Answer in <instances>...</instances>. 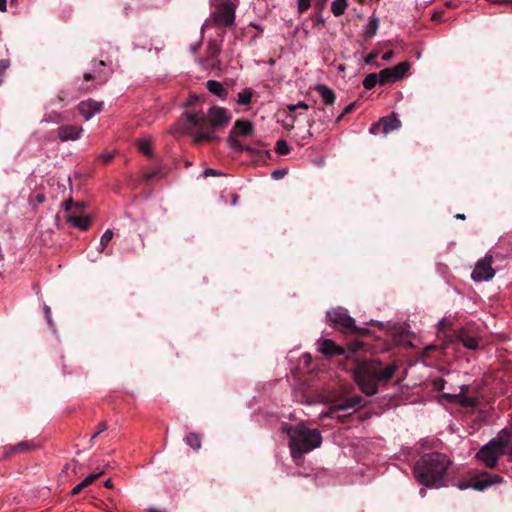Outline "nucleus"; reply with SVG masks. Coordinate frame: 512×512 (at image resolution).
Here are the masks:
<instances>
[{"mask_svg": "<svg viewBox=\"0 0 512 512\" xmlns=\"http://www.w3.org/2000/svg\"><path fill=\"white\" fill-rule=\"evenodd\" d=\"M344 355L340 365L343 370L352 373L360 391L368 397L377 394L380 387L386 386L397 370L395 364H384L378 359L362 357V354Z\"/></svg>", "mask_w": 512, "mask_h": 512, "instance_id": "f257e3e1", "label": "nucleus"}, {"mask_svg": "<svg viewBox=\"0 0 512 512\" xmlns=\"http://www.w3.org/2000/svg\"><path fill=\"white\" fill-rule=\"evenodd\" d=\"M231 114L222 107L213 106L208 113L185 112L181 119L182 131L192 137L195 144L215 139L213 131L231 121Z\"/></svg>", "mask_w": 512, "mask_h": 512, "instance_id": "f03ea898", "label": "nucleus"}, {"mask_svg": "<svg viewBox=\"0 0 512 512\" xmlns=\"http://www.w3.org/2000/svg\"><path fill=\"white\" fill-rule=\"evenodd\" d=\"M451 460L440 452H431L422 455L414 466L416 480L426 487H439L443 485Z\"/></svg>", "mask_w": 512, "mask_h": 512, "instance_id": "7ed1b4c3", "label": "nucleus"}, {"mask_svg": "<svg viewBox=\"0 0 512 512\" xmlns=\"http://www.w3.org/2000/svg\"><path fill=\"white\" fill-rule=\"evenodd\" d=\"M283 431L289 437V447L293 459L300 458L304 453L319 447L322 442L319 430L308 428L303 424L295 426L284 424Z\"/></svg>", "mask_w": 512, "mask_h": 512, "instance_id": "20e7f679", "label": "nucleus"}, {"mask_svg": "<svg viewBox=\"0 0 512 512\" xmlns=\"http://www.w3.org/2000/svg\"><path fill=\"white\" fill-rule=\"evenodd\" d=\"M327 324L343 333H355L365 335L369 333L367 328L358 327L355 319L351 317L347 309L343 307L333 308L326 313Z\"/></svg>", "mask_w": 512, "mask_h": 512, "instance_id": "39448f33", "label": "nucleus"}, {"mask_svg": "<svg viewBox=\"0 0 512 512\" xmlns=\"http://www.w3.org/2000/svg\"><path fill=\"white\" fill-rule=\"evenodd\" d=\"M507 447V440L493 439L477 452L476 458L482 461L487 468H494L498 457L506 453Z\"/></svg>", "mask_w": 512, "mask_h": 512, "instance_id": "423d86ee", "label": "nucleus"}, {"mask_svg": "<svg viewBox=\"0 0 512 512\" xmlns=\"http://www.w3.org/2000/svg\"><path fill=\"white\" fill-rule=\"evenodd\" d=\"M503 482V478L499 475H492L488 472H481L470 481H460L455 484L460 490L473 488L478 491H484L493 484Z\"/></svg>", "mask_w": 512, "mask_h": 512, "instance_id": "0eeeda50", "label": "nucleus"}, {"mask_svg": "<svg viewBox=\"0 0 512 512\" xmlns=\"http://www.w3.org/2000/svg\"><path fill=\"white\" fill-rule=\"evenodd\" d=\"M365 405L364 398L360 395H354L350 398H347L343 401L333 403L329 410L322 415V417H335L337 418L341 423L346 422V420L349 418L350 415H343V416H335L336 412L338 411H346L349 409H352L354 407H361Z\"/></svg>", "mask_w": 512, "mask_h": 512, "instance_id": "6e6552de", "label": "nucleus"}, {"mask_svg": "<svg viewBox=\"0 0 512 512\" xmlns=\"http://www.w3.org/2000/svg\"><path fill=\"white\" fill-rule=\"evenodd\" d=\"M493 257L487 254L483 259L476 262L471 274L475 282H487L495 276V270L492 268Z\"/></svg>", "mask_w": 512, "mask_h": 512, "instance_id": "1a4fd4ad", "label": "nucleus"}, {"mask_svg": "<svg viewBox=\"0 0 512 512\" xmlns=\"http://www.w3.org/2000/svg\"><path fill=\"white\" fill-rule=\"evenodd\" d=\"M236 6L230 0H221L216 6L213 17L217 24L231 26L235 20Z\"/></svg>", "mask_w": 512, "mask_h": 512, "instance_id": "9d476101", "label": "nucleus"}, {"mask_svg": "<svg viewBox=\"0 0 512 512\" xmlns=\"http://www.w3.org/2000/svg\"><path fill=\"white\" fill-rule=\"evenodd\" d=\"M370 323L376 324L381 329L390 331L394 342L399 346L407 348L411 345L410 334L405 331H400V328L396 327V325H392L390 322L384 323L375 320H371Z\"/></svg>", "mask_w": 512, "mask_h": 512, "instance_id": "9b49d317", "label": "nucleus"}, {"mask_svg": "<svg viewBox=\"0 0 512 512\" xmlns=\"http://www.w3.org/2000/svg\"><path fill=\"white\" fill-rule=\"evenodd\" d=\"M401 126V121L394 115H390L388 117H383L378 123H375L369 129L371 134H383L387 135L388 133L398 130Z\"/></svg>", "mask_w": 512, "mask_h": 512, "instance_id": "f8f14e48", "label": "nucleus"}, {"mask_svg": "<svg viewBox=\"0 0 512 512\" xmlns=\"http://www.w3.org/2000/svg\"><path fill=\"white\" fill-rule=\"evenodd\" d=\"M102 109L103 103L92 99L82 101L78 105V111L85 118V120H90L92 117H94V115L100 113Z\"/></svg>", "mask_w": 512, "mask_h": 512, "instance_id": "ddd939ff", "label": "nucleus"}, {"mask_svg": "<svg viewBox=\"0 0 512 512\" xmlns=\"http://www.w3.org/2000/svg\"><path fill=\"white\" fill-rule=\"evenodd\" d=\"M58 138L62 142L75 141L81 137L83 132L82 126L62 125L58 128Z\"/></svg>", "mask_w": 512, "mask_h": 512, "instance_id": "4468645a", "label": "nucleus"}, {"mask_svg": "<svg viewBox=\"0 0 512 512\" xmlns=\"http://www.w3.org/2000/svg\"><path fill=\"white\" fill-rule=\"evenodd\" d=\"M36 445L31 441H22L14 446L4 447V458H10L14 454L25 453L35 449Z\"/></svg>", "mask_w": 512, "mask_h": 512, "instance_id": "2eb2a0df", "label": "nucleus"}, {"mask_svg": "<svg viewBox=\"0 0 512 512\" xmlns=\"http://www.w3.org/2000/svg\"><path fill=\"white\" fill-rule=\"evenodd\" d=\"M315 90L321 96L325 104L330 105L334 103L336 95L335 92L330 87L324 84H318L316 85Z\"/></svg>", "mask_w": 512, "mask_h": 512, "instance_id": "dca6fc26", "label": "nucleus"}, {"mask_svg": "<svg viewBox=\"0 0 512 512\" xmlns=\"http://www.w3.org/2000/svg\"><path fill=\"white\" fill-rule=\"evenodd\" d=\"M317 351L321 353L326 352H345L343 348L336 345L332 340L330 339H322L317 342Z\"/></svg>", "mask_w": 512, "mask_h": 512, "instance_id": "f3484780", "label": "nucleus"}, {"mask_svg": "<svg viewBox=\"0 0 512 512\" xmlns=\"http://www.w3.org/2000/svg\"><path fill=\"white\" fill-rule=\"evenodd\" d=\"M231 132L235 135L249 136L253 132V125L250 121H236Z\"/></svg>", "mask_w": 512, "mask_h": 512, "instance_id": "a211bd4d", "label": "nucleus"}, {"mask_svg": "<svg viewBox=\"0 0 512 512\" xmlns=\"http://www.w3.org/2000/svg\"><path fill=\"white\" fill-rule=\"evenodd\" d=\"M103 474V471L100 473H93L87 476L83 481H81L79 484H77L72 490L71 495L75 496L79 494L84 488L91 485L95 480H97L101 475Z\"/></svg>", "mask_w": 512, "mask_h": 512, "instance_id": "6ab92c4d", "label": "nucleus"}, {"mask_svg": "<svg viewBox=\"0 0 512 512\" xmlns=\"http://www.w3.org/2000/svg\"><path fill=\"white\" fill-rule=\"evenodd\" d=\"M67 221L80 230H86L90 225V219L88 216L70 214L67 217Z\"/></svg>", "mask_w": 512, "mask_h": 512, "instance_id": "aec40b11", "label": "nucleus"}, {"mask_svg": "<svg viewBox=\"0 0 512 512\" xmlns=\"http://www.w3.org/2000/svg\"><path fill=\"white\" fill-rule=\"evenodd\" d=\"M379 28V20L376 17H370L368 23L366 24L363 32V36L365 39H370L374 37Z\"/></svg>", "mask_w": 512, "mask_h": 512, "instance_id": "412c9836", "label": "nucleus"}, {"mask_svg": "<svg viewBox=\"0 0 512 512\" xmlns=\"http://www.w3.org/2000/svg\"><path fill=\"white\" fill-rule=\"evenodd\" d=\"M410 63L405 61L397 64L395 67L390 68L392 70V76L394 77L395 82L402 79L406 72L410 69Z\"/></svg>", "mask_w": 512, "mask_h": 512, "instance_id": "4be33fe9", "label": "nucleus"}, {"mask_svg": "<svg viewBox=\"0 0 512 512\" xmlns=\"http://www.w3.org/2000/svg\"><path fill=\"white\" fill-rule=\"evenodd\" d=\"M459 341L462 343L463 347L469 350H476L480 348L479 341L477 338L473 336H469L465 333H462Z\"/></svg>", "mask_w": 512, "mask_h": 512, "instance_id": "5701e85b", "label": "nucleus"}, {"mask_svg": "<svg viewBox=\"0 0 512 512\" xmlns=\"http://www.w3.org/2000/svg\"><path fill=\"white\" fill-rule=\"evenodd\" d=\"M206 87L212 94L218 97H224V95L226 94L223 85L216 80L207 81Z\"/></svg>", "mask_w": 512, "mask_h": 512, "instance_id": "b1692460", "label": "nucleus"}, {"mask_svg": "<svg viewBox=\"0 0 512 512\" xmlns=\"http://www.w3.org/2000/svg\"><path fill=\"white\" fill-rule=\"evenodd\" d=\"M348 3L346 0H334L331 4V11L335 16L344 14Z\"/></svg>", "mask_w": 512, "mask_h": 512, "instance_id": "393cba45", "label": "nucleus"}, {"mask_svg": "<svg viewBox=\"0 0 512 512\" xmlns=\"http://www.w3.org/2000/svg\"><path fill=\"white\" fill-rule=\"evenodd\" d=\"M186 444L191 448L198 450L201 448V436L197 433L191 432L185 438Z\"/></svg>", "mask_w": 512, "mask_h": 512, "instance_id": "a878e982", "label": "nucleus"}, {"mask_svg": "<svg viewBox=\"0 0 512 512\" xmlns=\"http://www.w3.org/2000/svg\"><path fill=\"white\" fill-rule=\"evenodd\" d=\"M253 96L251 89L247 88L237 94V102L240 105H249Z\"/></svg>", "mask_w": 512, "mask_h": 512, "instance_id": "bb28decb", "label": "nucleus"}, {"mask_svg": "<svg viewBox=\"0 0 512 512\" xmlns=\"http://www.w3.org/2000/svg\"><path fill=\"white\" fill-rule=\"evenodd\" d=\"M379 76V84L384 85L388 82H395L394 77L392 76V70L389 68L381 70L379 73H376Z\"/></svg>", "mask_w": 512, "mask_h": 512, "instance_id": "cd10ccee", "label": "nucleus"}, {"mask_svg": "<svg viewBox=\"0 0 512 512\" xmlns=\"http://www.w3.org/2000/svg\"><path fill=\"white\" fill-rule=\"evenodd\" d=\"M378 80L379 76L376 73H370L364 78L363 86L368 90L372 89L373 87L376 86V84L379 83Z\"/></svg>", "mask_w": 512, "mask_h": 512, "instance_id": "c85d7f7f", "label": "nucleus"}, {"mask_svg": "<svg viewBox=\"0 0 512 512\" xmlns=\"http://www.w3.org/2000/svg\"><path fill=\"white\" fill-rule=\"evenodd\" d=\"M114 236V233L111 229H107L101 236L100 239V250L99 252H103L104 249L107 247L109 242L112 240Z\"/></svg>", "mask_w": 512, "mask_h": 512, "instance_id": "c756f323", "label": "nucleus"}, {"mask_svg": "<svg viewBox=\"0 0 512 512\" xmlns=\"http://www.w3.org/2000/svg\"><path fill=\"white\" fill-rule=\"evenodd\" d=\"M63 121V118H62V115L58 112H51L49 114H46L43 119L41 120V122H45V123H60Z\"/></svg>", "mask_w": 512, "mask_h": 512, "instance_id": "7c9ffc66", "label": "nucleus"}, {"mask_svg": "<svg viewBox=\"0 0 512 512\" xmlns=\"http://www.w3.org/2000/svg\"><path fill=\"white\" fill-rule=\"evenodd\" d=\"M228 143H229V146L236 151L244 150V145L241 144V142L236 138L235 134L232 132L230 133V135L228 137Z\"/></svg>", "mask_w": 512, "mask_h": 512, "instance_id": "2f4dec72", "label": "nucleus"}, {"mask_svg": "<svg viewBox=\"0 0 512 512\" xmlns=\"http://www.w3.org/2000/svg\"><path fill=\"white\" fill-rule=\"evenodd\" d=\"M275 150L280 155H287L290 152V147L285 140H278L275 145Z\"/></svg>", "mask_w": 512, "mask_h": 512, "instance_id": "473e14b6", "label": "nucleus"}, {"mask_svg": "<svg viewBox=\"0 0 512 512\" xmlns=\"http://www.w3.org/2000/svg\"><path fill=\"white\" fill-rule=\"evenodd\" d=\"M453 325V321L449 318L443 317L437 323V328L439 332H445L446 329L451 328Z\"/></svg>", "mask_w": 512, "mask_h": 512, "instance_id": "72a5a7b5", "label": "nucleus"}, {"mask_svg": "<svg viewBox=\"0 0 512 512\" xmlns=\"http://www.w3.org/2000/svg\"><path fill=\"white\" fill-rule=\"evenodd\" d=\"M43 312H44L45 319H46L48 325L53 329L54 328V322L52 320V313H51L50 307L48 305L44 304L43 305Z\"/></svg>", "mask_w": 512, "mask_h": 512, "instance_id": "f704fd0d", "label": "nucleus"}, {"mask_svg": "<svg viewBox=\"0 0 512 512\" xmlns=\"http://www.w3.org/2000/svg\"><path fill=\"white\" fill-rule=\"evenodd\" d=\"M139 150L143 154L150 156L151 155V147H150L149 141L148 140L140 141V143H139Z\"/></svg>", "mask_w": 512, "mask_h": 512, "instance_id": "c9c22d12", "label": "nucleus"}, {"mask_svg": "<svg viewBox=\"0 0 512 512\" xmlns=\"http://www.w3.org/2000/svg\"><path fill=\"white\" fill-rule=\"evenodd\" d=\"M297 7L299 13H303L310 7V0H298Z\"/></svg>", "mask_w": 512, "mask_h": 512, "instance_id": "e433bc0d", "label": "nucleus"}, {"mask_svg": "<svg viewBox=\"0 0 512 512\" xmlns=\"http://www.w3.org/2000/svg\"><path fill=\"white\" fill-rule=\"evenodd\" d=\"M107 428L108 427H107L106 422H100L99 425H98L97 431L91 436L90 441H93L99 434H101L102 432L107 430Z\"/></svg>", "mask_w": 512, "mask_h": 512, "instance_id": "4c0bfd02", "label": "nucleus"}, {"mask_svg": "<svg viewBox=\"0 0 512 512\" xmlns=\"http://www.w3.org/2000/svg\"><path fill=\"white\" fill-rule=\"evenodd\" d=\"M297 108H302V109H304V110H307V109H308V105H307L305 102H303V101H299V102H298V103H296V104H290V105H288V109H289L290 111H294V110H295V109H297Z\"/></svg>", "mask_w": 512, "mask_h": 512, "instance_id": "58836bf2", "label": "nucleus"}, {"mask_svg": "<svg viewBox=\"0 0 512 512\" xmlns=\"http://www.w3.org/2000/svg\"><path fill=\"white\" fill-rule=\"evenodd\" d=\"M287 171L285 169L275 170L272 172V178L275 180H279L286 175Z\"/></svg>", "mask_w": 512, "mask_h": 512, "instance_id": "ea45409f", "label": "nucleus"}, {"mask_svg": "<svg viewBox=\"0 0 512 512\" xmlns=\"http://www.w3.org/2000/svg\"><path fill=\"white\" fill-rule=\"evenodd\" d=\"M433 387L436 391H442L444 389V380L437 379L433 382Z\"/></svg>", "mask_w": 512, "mask_h": 512, "instance_id": "a19ab883", "label": "nucleus"}, {"mask_svg": "<svg viewBox=\"0 0 512 512\" xmlns=\"http://www.w3.org/2000/svg\"><path fill=\"white\" fill-rule=\"evenodd\" d=\"M9 60H0V76L2 77L3 72L9 67Z\"/></svg>", "mask_w": 512, "mask_h": 512, "instance_id": "79ce46f5", "label": "nucleus"}, {"mask_svg": "<svg viewBox=\"0 0 512 512\" xmlns=\"http://www.w3.org/2000/svg\"><path fill=\"white\" fill-rule=\"evenodd\" d=\"M354 106H355V103H354V102H353V103H350L349 105H347V106L344 108L343 112L339 115L338 120H339L340 118H342L344 115H346V114L350 113V112L352 111V109L354 108Z\"/></svg>", "mask_w": 512, "mask_h": 512, "instance_id": "37998d69", "label": "nucleus"}, {"mask_svg": "<svg viewBox=\"0 0 512 512\" xmlns=\"http://www.w3.org/2000/svg\"><path fill=\"white\" fill-rule=\"evenodd\" d=\"M378 56L377 52H372L368 56L365 57L364 61L366 64H371L373 60Z\"/></svg>", "mask_w": 512, "mask_h": 512, "instance_id": "c03bdc74", "label": "nucleus"}, {"mask_svg": "<svg viewBox=\"0 0 512 512\" xmlns=\"http://www.w3.org/2000/svg\"><path fill=\"white\" fill-rule=\"evenodd\" d=\"M203 174L205 177H208V176L218 175V172L214 169L209 168V169H206Z\"/></svg>", "mask_w": 512, "mask_h": 512, "instance_id": "a18cd8bd", "label": "nucleus"}, {"mask_svg": "<svg viewBox=\"0 0 512 512\" xmlns=\"http://www.w3.org/2000/svg\"><path fill=\"white\" fill-rule=\"evenodd\" d=\"M75 204L73 203V201L71 199L67 200L65 203H64V208L66 211H69L72 209V207L74 206Z\"/></svg>", "mask_w": 512, "mask_h": 512, "instance_id": "49530a36", "label": "nucleus"}, {"mask_svg": "<svg viewBox=\"0 0 512 512\" xmlns=\"http://www.w3.org/2000/svg\"><path fill=\"white\" fill-rule=\"evenodd\" d=\"M310 361H311V354L310 353L303 354V363H304V365L308 366Z\"/></svg>", "mask_w": 512, "mask_h": 512, "instance_id": "de8ad7c7", "label": "nucleus"}, {"mask_svg": "<svg viewBox=\"0 0 512 512\" xmlns=\"http://www.w3.org/2000/svg\"><path fill=\"white\" fill-rule=\"evenodd\" d=\"M393 58V52L392 51H389V52H386L382 55V59L384 61H389Z\"/></svg>", "mask_w": 512, "mask_h": 512, "instance_id": "09e8293b", "label": "nucleus"}, {"mask_svg": "<svg viewBox=\"0 0 512 512\" xmlns=\"http://www.w3.org/2000/svg\"><path fill=\"white\" fill-rule=\"evenodd\" d=\"M205 68L206 69H219V63L218 62H213L211 64H207L205 65Z\"/></svg>", "mask_w": 512, "mask_h": 512, "instance_id": "8fccbe9b", "label": "nucleus"}, {"mask_svg": "<svg viewBox=\"0 0 512 512\" xmlns=\"http://www.w3.org/2000/svg\"><path fill=\"white\" fill-rule=\"evenodd\" d=\"M218 52H219V49H218L217 46L211 47L210 55H211L212 58H215L216 55L218 54Z\"/></svg>", "mask_w": 512, "mask_h": 512, "instance_id": "3c124183", "label": "nucleus"}, {"mask_svg": "<svg viewBox=\"0 0 512 512\" xmlns=\"http://www.w3.org/2000/svg\"><path fill=\"white\" fill-rule=\"evenodd\" d=\"M7 10V0H0V11L5 12Z\"/></svg>", "mask_w": 512, "mask_h": 512, "instance_id": "603ef678", "label": "nucleus"}, {"mask_svg": "<svg viewBox=\"0 0 512 512\" xmlns=\"http://www.w3.org/2000/svg\"><path fill=\"white\" fill-rule=\"evenodd\" d=\"M244 150L251 153V154H254V153H257L258 150H256L255 148L251 147V146H244Z\"/></svg>", "mask_w": 512, "mask_h": 512, "instance_id": "864d4df0", "label": "nucleus"}, {"mask_svg": "<svg viewBox=\"0 0 512 512\" xmlns=\"http://www.w3.org/2000/svg\"><path fill=\"white\" fill-rule=\"evenodd\" d=\"M104 486H105L106 488H108V489L113 488L112 480H111V479L106 480V481H105V483H104Z\"/></svg>", "mask_w": 512, "mask_h": 512, "instance_id": "5fc2aeb1", "label": "nucleus"}, {"mask_svg": "<svg viewBox=\"0 0 512 512\" xmlns=\"http://www.w3.org/2000/svg\"><path fill=\"white\" fill-rule=\"evenodd\" d=\"M74 206L77 210H82L85 208L86 205L85 203H76Z\"/></svg>", "mask_w": 512, "mask_h": 512, "instance_id": "6e6d98bb", "label": "nucleus"}, {"mask_svg": "<svg viewBox=\"0 0 512 512\" xmlns=\"http://www.w3.org/2000/svg\"><path fill=\"white\" fill-rule=\"evenodd\" d=\"M37 201L38 203H42L44 201V196L43 195H37Z\"/></svg>", "mask_w": 512, "mask_h": 512, "instance_id": "4d7b16f0", "label": "nucleus"}, {"mask_svg": "<svg viewBox=\"0 0 512 512\" xmlns=\"http://www.w3.org/2000/svg\"><path fill=\"white\" fill-rule=\"evenodd\" d=\"M443 396L448 398L450 401H452L455 398V395H451V394H444Z\"/></svg>", "mask_w": 512, "mask_h": 512, "instance_id": "13d9d810", "label": "nucleus"}, {"mask_svg": "<svg viewBox=\"0 0 512 512\" xmlns=\"http://www.w3.org/2000/svg\"><path fill=\"white\" fill-rule=\"evenodd\" d=\"M464 404H465V405H473V404H474V402H473V400H471V399H467V400L464 402Z\"/></svg>", "mask_w": 512, "mask_h": 512, "instance_id": "bf43d9fd", "label": "nucleus"}, {"mask_svg": "<svg viewBox=\"0 0 512 512\" xmlns=\"http://www.w3.org/2000/svg\"><path fill=\"white\" fill-rule=\"evenodd\" d=\"M456 218H458V219H465V215L464 214H457Z\"/></svg>", "mask_w": 512, "mask_h": 512, "instance_id": "052dcab7", "label": "nucleus"}, {"mask_svg": "<svg viewBox=\"0 0 512 512\" xmlns=\"http://www.w3.org/2000/svg\"><path fill=\"white\" fill-rule=\"evenodd\" d=\"M84 77H85V79H87V80H88V79H91V78H92V75H91L90 73H86V74L84 75Z\"/></svg>", "mask_w": 512, "mask_h": 512, "instance_id": "680f3d73", "label": "nucleus"}, {"mask_svg": "<svg viewBox=\"0 0 512 512\" xmlns=\"http://www.w3.org/2000/svg\"><path fill=\"white\" fill-rule=\"evenodd\" d=\"M97 79H99V81H100L101 83H103V82L105 81V78H102L100 75H98V76H97Z\"/></svg>", "mask_w": 512, "mask_h": 512, "instance_id": "e2e57ef3", "label": "nucleus"}, {"mask_svg": "<svg viewBox=\"0 0 512 512\" xmlns=\"http://www.w3.org/2000/svg\"><path fill=\"white\" fill-rule=\"evenodd\" d=\"M237 199H238V197H237V196H235V197H234V199H233V201H232V204H233V205H235V204H236Z\"/></svg>", "mask_w": 512, "mask_h": 512, "instance_id": "0e129e2a", "label": "nucleus"}, {"mask_svg": "<svg viewBox=\"0 0 512 512\" xmlns=\"http://www.w3.org/2000/svg\"><path fill=\"white\" fill-rule=\"evenodd\" d=\"M425 493H426L425 489H421V490H420V494H421L422 496H424V495H425Z\"/></svg>", "mask_w": 512, "mask_h": 512, "instance_id": "69168bd1", "label": "nucleus"}, {"mask_svg": "<svg viewBox=\"0 0 512 512\" xmlns=\"http://www.w3.org/2000/svg\"><path fill=\"white\" fill-rule=\"evenodd\" d=\"M98 65H99V66H101V67H104V66H105V63H104L103 61H100V62L98 63Z\"/></svg>", "mask_w": 512, "mask_h": 512, "instance_id": "338daca9", "label": "nucleus"}, {"mask_svg": "<svg viewBox=\"0 0 512 512\" xmlns=\"http://www.w3.org/2000/svg\"><path fill=\"white\" fill-rule=\"evenodd\" d=\"M509 454L512 456V442H511V445H510Z\"/></svg>", "mask_w": 512, "mask_h": 512, "instance_id": "774afa93", "label": "nucleus"}]
</instances>
